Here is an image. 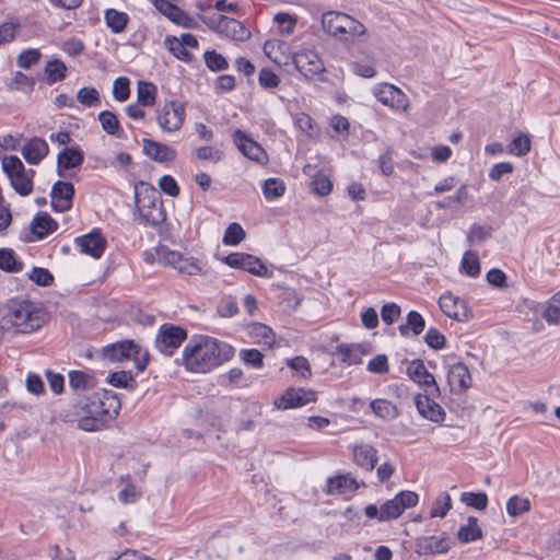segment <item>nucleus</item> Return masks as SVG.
Segmentation results:
<instances>
[{"instance_id": "e433bc0d", "label": "nucleus", "mask_w": 560, "mask_h": 560, "mask_svg": "<svg viewBox=\"0 0 560 560\" xmlns=\"http://www.w3.org/2000/svg\"><path fill=\"white\" fill-rule=\"evenodd\" d=\"M45 81L48 85H52L66 79L67 66L60 59L49 60L45 66Z\"/></svg>"}, {"instance_id": "de8ad7c7", "label": "nucleus", "mask_w": 560, "mask_h": 560, "mask_svg": "<svg viewBox=\"0 0 560 560\" xmlns=\"http://www.w3.org/2000/svg\"><path fill=\"white\" fill-rule=\"evenodd\" d=\"M42 52L37 48H27L20 52L16 58V65L22 69H30L38 63Z\"/></svg>"}, {"instance_id": "4c0bfd02", "label": "nucleus", "mask_w": 560, "mask_h": 560, "mask_svg": "<svg viewBox=\"0 0 560 560\" xmlns=\"http://www.w3.org/2000/svg\"><path fill=\"white\" fill-rule=\"evenodd\" d=\"M156 86L147 81H139L137 86V103L144 107H150L155 104Z\"/></svg>"}, {"instance_id": "7ed1b4c3", "label": "nucleus", "mask_w": 560, "mask_h": 560, "mask_svg": "<svg viewBox=\"0 0 560 560\" xmlns=\"http://www.w3.org/2000/svg\"><path fill=\"white\" fill-rule=\"evenodd\" d=\"M45 323V313L33 302L20 299L10 300L1 317L3 329H14L19 334H30Z\"/></svg>"}, {"instance_id": "dca6fc26", "label": "nucleus", "mask_w": 560, "mask_h": 560, "mask_svg": "<svg viewBox=\"0 0 560 560\" xmlns=\"http://www.w3.org/2000/svg\"><path fill=\"white\" fill-rule=\"evenodd\" d=\"M51 207L59 212H65L71 209L72 200L74 197V186L72 183L58 180L56 182L50 191Z\"/></svg>"}, {"instance_id": "2eb2a0df", "label": "nucleus", "mask_w": 560, "mask_h": 560, "mask_svg": "<svg viewBox=\"0 0 560 560\" xmlns=\"http://www.w3.org/2000/svg\"><path fill=\"white\" fill-rule=\"evenodd\" d=\"M154 7L159 12L167 16L172 22L186 28H196L198 26L197 21L173 4L168 0H152Z\"/></svg>"}, {"instance_id": "f704fd0d", "label": "nucleus", "mask_w": 560, "mask_h": 560, "mask_svg": "<svg viewBox=\"0 0 560 560\" xmlns=\"http://www.w3.org/2000/svg\"><path fill=\"white\" fill-rule=\"evenodd\" d=\"M370 407L374 415L383 420H394L399 416L397 406L386 399H374Z\"/></svg>"}, {"instance_id": "39448f33", "label": "nucleus", "mask_w": 560, "mask_h": 560, "mask_svg": "<svg viewBox=\"0 0 560 560\" xmlns=\"http://www.w3.org/2000/svg\"><path fill=\"white\" fill-rule=\"evenodd\" d=\"M136 205L143 221L152 226L160 225L165 221V211L159 192L150 187L143 196L136 192Z\"/></svg>"}, {"instance_id": "412c9836", "label": "nucleus", "mask_w": 560, "mask_h": 560, "mask_svg": "<svg viewBox=\"0 0 560 560\" xmlns=\"http://www.w3.org/2000/svg\"><path fill=\"white\" fill-rule=\"evenodd\" d=\"M233 141L237 149L248 159L264 162L266 152L260 144L250 139L245 132L237 129L233 133Z\"/></svg>"}, {"instance_id": "338daca9", "label": "nucleus", "mask_w": 560, "mask_h": 560, "mask_svg": "<svg viewBox=\"0 0 560 560\" xmlns=\"http://www.w3.org/2000/svg\"><path fill=\"white\" fill-rule=\"evenodd\" d=\"M30 279L36 284L42 287H48L52 284L54 277L48 269L34 267L30 273Z\"/></svg>"}, {"instance_id": "37998d69", "label": "nucleus", "mask_w": 560, "mask_h": 560, "mask_svg": "<svg viewBox=\"0 0 560 560\" xmlns=\"http://www.w3.org/2000/svg\"><path fill=\"white\" fill-rule=\"evenodd\" d=\"M542 317L550 325L560 324V291L549 299L542 313Z\"/></svg>"}, {"instance_id": "49530a36", "label": "nucleus", "mask_w": 560, "mask_h": 560, "mask_svg": "<svg viewBox=\"0 0 560 560\" xmlns=\"http://www.w3.org/2000/svg\"><path fill=\"white\" fill-rule=\"evenodd\" d=\"M203 59L208 69L213 72L229 69L228 60L215 50H207L203 55Z\"/></svg>"}, {"instance_id": "864d4df0", "label": "nucleus", "mask_w": 560, "mask_h": 560, "mask_svg": "<svg viewBox=\"0 0 560 560\" xmlns=\"http://www.w3.org/2000/svg\"><path fill=\"white\" fill-rule=\"evenodd\" d=\"M104 131L108 135H117L120 125L116 115L109 110H103L97 116Z\"/></svg>"}, {"instance_id": "f3484780", "label": "nucleus", "mask_w": 560, "mask_h": 560, "mask_svg": "<svg viewBox=\"0 0 560 560\" xmlns=\"http://www.w3.org/2000/svg\"><path fill=\"white\" fill-rule=\"evenodd\" d=\"M408 376L416 383L424 386V392L439 394L440 387L434 376L428 372L422 360H413L407 366Z\"/></svg>"}, {"instance_id": "f03ea898", "label": "nucleus", "mask_w": 560, "mask_h": 560, "mask_svg": "<svg viewBox=\"0 0 560 560\" xmlns=\"http://www.w3.org/2000/svg\"><path fill=\"white\" fill-rule=\"evenodd\" d=\"M235 349L219 339L209 336H196L183 350L184 365L195 373H207L230 361Z\"/></svg>"}, {"instance_id": "8fccbe9b", "label": "nucleus", "mask_w": 560, "mask_h": 560, "mask_svg": "<svg viewBox=\"0 0 560 560\" xmlns=\"http://www.w3.org/2000/svg\"><path fill=\"white\" fill-rule=\"evenodd\" d=\"M77 100L86 107H96L101 104L100 93L95 88L84 86L77 93Z\"/></svg>"}, {"instance_id": "09e8293b", "label": "nucleus", "mask_w": 560, "mask_h": 560, "mask_svg": "<svg viewBox=\"0 0 560 560\" xmlns=\"http://www.w3.org/2000/svg\"><path fill=\"white\" fill-rule=\"evenodd\" d=\"M452 508L451 495L446 492L441 493L433 502L430 511V517H444Z\"/></svg>"}, {"instance_id": "58836bf2", "label": "nucleus", "mask_w": 560, "mask_h": 560, "mask_svg": "<svg viewBox=\"0 0 560 560\" xmlns=\"http://www.w3.org/2000/svg\"><path fill=\"white\" fill-rule=\"evenodd\" d=\"M23 262L19 260L15 256V253L11 248H0V269L15 273L20 272L23 269Z\"/></svg>"}, {"instance_id": "a18cd8bd", "label": "nucleus", "mask_w": 560, "mask_h": 560, "mask_svg": "<svg viewBox=\"0 0 560 560\" xmlns=\"http://www.w3.org/2000/svg\"><path fill=\"white\" fill-rule=\"evenodd\" d=\"M246 236V233L241 224L233 222L231 223L223 235V244L228 246L238 245Z\"/></svg>"}, {"instance_id": "0eeeda50", "label": "nucleus", "mask_w": 560, "mask_h": 560, "mask_svg": "<svg viewBox=\"0 0 560 560\" xmlns=\"http://www.w3.org/2000/svg\"><path fill=\"white\" fill-rule=\"evenodd\" d=\"M185 105L178 101L166 102L156 110V121L160 128L166 132L180 129L185 120Z\"/></svg>"}, {"instance_id": "ea45409f", "label": "nucleus", "mask_w": 560, "mask_h": 560, "mask_svg": "<svg viewBox=\"0 0 560 560\" xmlns=\"http://www.w3.org/2000/svg\"><path fill=\"white\" fill-rule=\"evenodd\" d=\"M164 45L178 60L187 63L192 61V55L177 40L176 36L167 35L164 39Z\"/></svg>"}, {"instance_id": "9b49d317", "label": "nucleus", "mask_w": 560, "mask_h": 560, "mask_svg": "<svg viewBox=\"0 0 560 560\" xmlns=\"http://www.w3.org/2000/svg\"><path fill=\"white\" fill-rule=\"evenodd\" d=\"M419 495L413 491H401L392 500L382 504L381 522H387L399 517L406 509L418 503Z\"/></svg>"}, {"instance_id": "f257e3e1", "label": "nucleus", "mask_w": 560, "mask_h": 560, "mask_svg": "<svg viewBox=\"0 0 560 560\" xmlns=\"http://www.w3.org/2000/svg\"><path fill=\"white\" fill-rule=\"evenodd\" d=\"M121 408L117 394L102 389L80 398L71 406V410L60 411L63 422H78V427L86 432H96L108 428Z\"/></svg>"}, {"instance_id": "a878e982", "label": "nucleus", "mask_w": 560, "mask_h": 560, "mask_svg": "<svg viewBox=\"0 0 560 560\" xmlns=\"http://www.w3.org/2000/svg\"><path fill=\"white\" fill-rule=\"evenodd\" d=\"M451 546L445 537L423 536L416 539L415 551L420 556L446 553Z\"/></svg>"}, {"instance_id": "6e6d98bb", "label": "nucleus", "mask_w": 560, "mask_h": 560, "mask_svg": "<svg viewBox=\"0 0 560 560\" xmlns=\"http://www.w3.org/2000/svg\"><path fill=\"white\" fill-rule=\"evenodd\" d=\"M493 229L491 226H483L479 224H472L467 235V241L470 244H480L491 237Z\"/></svg>"}, {"instance_id": "b1692460", "label": "nucleus", "mask_w": 560, "mask_h": 560, "mask_svg": "<svg viewBox=\"0 0 560 560\" xmlns=\"http://www.w3.org/2000/svg\"><path fill=\"white\" fill-rule=\"evenodd\" d=\"M49 153V147L46 140L39 137H33L21 148V154L31 165H38Z\"/></svg>"}, {"instance_id": "bf43d9fd", "label": "nucleus", "mask_w": 560, "mask_h": 560, "mask_svg": "<svg viewBox=\"0 0 560 560\" xmlns=\"http://www.w3.org/2000/svg\"><path fill=\"white\" fill-rule=\"evenodd\" d=\"M529 150L530 140L527 136L524 135L515 137L509 145V152L517 156L526 155Z\"/></svg>"}, {"instance_id": "4468645a", "label": "nucleus", "mask_w": 560, "mask_h": 560, "mask_svg": "<svg viewBox=\"0 0 560 560\" xmlns=\"http://www.w3.org/2000/svg\"><path fill=\"white\" fill-rule=\"evenodd\" d=\"M315 400L316 393L314 390L304 388H289L278 400H276V406L279 409H292L303 407Z\"/></svg>"}, {"instance_id": "603ef678", "label": "nucleus", "mask_w": 560, "mask_h": 560, "mask_svg": "<svg viewBox=\"0 0 560 560\" xmlns=\"http://www.w3.org/2000/svg\"><path fill=\"white\" fill-rule=\"evenodd\" d=\"M530 508V502L527 498L513 495L508 500L506 512L511 516H518L527 512Z\"/></svg>"}, {"instance_id": "cd10ccee", "label": "nucleus", "mask_w": 560, "mask_h": 560, "mask_svg": "<svg viewBox=\"0 0 560 560\" xmlns=\"http://www.w3.org/2000/svg\"><path fill=\"white\" fill-rule=\"evenodd\" d=\"M58 223L46 212L37 213L32 223L31 230L38 240L45 238L48 234L56 231Z\"/></svg>"}, {"instance_id": "c756f323", "label": "nucleus", "mask_w": 560, "mask_h": 560, "mask_svg": "<svg viewBox=\"0 0 560 560\" xmlns=\"http://www.w3.org/2000/svg\"><path fill=\"white\" fill-rule=\"evenodd\" d=\"M337 351L342 355V361L349 365L360 364L362 357L369 353L364 345H339Z\"/></svg>"}, {"instance_id": "0e129e2a", "label": "nucleus", "mask_w": 560, "mask_h": 560, "mask_svg": "<svg viewBox=\"0 0 560 560\" xmlns=\"http://www.w3.org/2000/svg\"><path fill=\"white\" fill-rule=\"evenodd\" d=\"M312 185L314 192L319 196H327L332 188V184L329 177L322 173H318L314 176Z\"/></svg>"}, {"instance_id": "c9c22d12", "label": "nucleus", "mask_w": 560, "mask_h": 560, "mask_svg": "<svg viewBox=\"0 0 560 560\" xmlns=\"http://www.w3.org/2000/svg\"><path fill=\"white\" fill-rule=\"evenodd\" d=\"M348 14L337 11H328L322 15V27L329 35L336 37Z\"/></svg>"}, {"instance_id": "a211bd4d", "label": "nucleus", "mask_w": 560, "mask_h": 560, "mask_svg": "<svg viewBox=\"0 0 560 560\" xmlns=\"http://www.w3.org/2000/svg\"><path fill=\"white\" fill-rule=\"evenodd\" d=\"M74 243L81 253L96 259L103 255L107 244L100 230H93L89 234L77 237Z\"/></svg>"}, {"instance_id": "5fc2aeb1", "label": "nucleus", "mask_w": 560, "mask_h": 560, "mask_svg": "<svg viewBox=\"0 0 560 560\" xmlns=\"http://www.w3.org/2000/svg\"><path fill=\"white\" fill-rule=\"evenodd\" d=\"M240 359L248 366L261 369L264 366V355L257 349H242Z\"/></svg>"}, {"instance_id": "ddd939ff", "label": "nucleus", "mask_w": 560, "mask_h": 560, "mask_svg": "<svg viewBox=\"0 0 560 560\" xmlns=\"http://www.w3.org/2000/svg\"><path fill=\"white\" fill-rule=\"evenodd\" d=\"M439 396L440 393L432 394L424 392L423 395L416 397V407L419 413L423 418L436 423L443 422L446 416L444 409L434 400V398Z\"/></svg>"}, {"instance_id": "c85d7f7f", "label": "nucleus", "mask_w": 560, "mask_h": 560, "mask_svg": "<svg viewBox=\"0 0 560 560\" xmlns=\"http://www.w3.org/2000/svg\"><path fill=\"white\" fill-rule=\"evenodd\" d=\"M327 487L328 492L331 494H346L348 492H354L360 486L350 475H340L329 478Z\"/></svg>"}, {"instance_id": "052dcab7", "label": "nucleus", "mask_w": 560, "mask_h": 560, "mask_svg": "<svg viewBox=\"0 0 560 560\" xmlns=\"http://www.w3.org/2000/svg\"><path fill=\"white\" fill-rule=\"evenodd\" d=\"M176 269L180 273H185L188 276H195L203 272L200 261L198 259L184 256L180 259V262Z\"/></svg>"}, {"instance_id": "20e7f679", "label": "nucleus", "mask_w": 560, "mask_h": 560, "mask_svg": "<svg viewBox=\"0 0 560 560\" xmlns=\"http://www.w3.org/2000/svg\"><path fill=\"white\" fill-rule=\"evenodd\" d=\"M1 164L14 190L21 196H28L33 191L35 171L32 168L26 170L16 155L3 158Z\"/></svg>"}, {"instance_id": "5701e85b", "label": "nucleus", "mask_w": 560, "mask_h": 560, "mask_svg": "<svg viewBox=\"0 0 560 560\" xmlns=\"http://www.w3.org/2000/svg\"><path fill=\"white\" fill-rule=\"evenodd\" d=\"M439 305L441 311L450 318L459 322H465L469 318V312L465 302L451 293L441 295Z\"/></svg>"}, {"instance_id": "6e6552de", "label": "nucleus", "mask_w": 560, "mask_h": 560, "mask_svg": "<svg viewBox=\"0 0 560 560\" xmlns=\"http://www.w3.org/2000/svg\"><path fill=\"white\" fill-rule=\"evenodd\" d=\"M223 262L231 268L241 269L257 277L270 278L272 276L258 257L247 253H231L223 258Z\"/></svg>"}, {"instance_id": "4be33fe9", "label": "nucleus", "mask_w": 560, "mask_h": 560, "mask_svg": "<svg viewBox=\"0 0 560 560\" xmlns=\"http://www.w3.org/2000/svg\"><path fill=\"white\" fill-rule=\"evenodd\" d=\"M143 153L158 163H170L176 159V151L162 142L144 138L142 139Z\"/></svg>"}, {"instance_id": "7c9ffc66", "label": "nucleus", "mask_w": 560, "mask_h": 560, "mask_svg": "<svg viewBox=\"0 0 560 560\" xmlns=\"http://www.w3.org/2000/svg\"><path fill=\"white\" fill-rule=\"evenodd\" d=\"M456 536L462 544H468L480 539L482 537V530L478 525V518L469 516L467 518V523L459 527Z\"/></svg>"}, {"instance_id": "79ce46f5", "label": "nucleus", "mask_w": 560, "mask_h": 560, "mask_svg": "<svg viewBox=\"0 0 560 560\" xmlns=\"http://www.w3.org/2000/svg\"><path fill=\"white\" fill-rule=\"evenodd\" d=\"M460 269L471 278L478 277L481 271L478 254L472 250H467L462 258Z\"/></svg>"}, {"instance_id": "4d7b16f0", "label": "nucleus", "mask_w": 560, "mask_h": 560, "mask_svg": "<svg viewBox=\"0 0 560 560\" xmlns=\"http://www.w3.org/2000/svg\"><path fill=\"white\" fill-rule=\"evenodd\" d=\"M69 384L74 389H86L93 385V376L82 371H71Z\"/></svg>"}, {"instance_id": "9d476101", "label": "nucleus", "mask_w": 560, "mask_h": 560, "mask_svg": "<svg viewBox=\"0 0 560 560\" xmlns=\"http://www.w3.org/2000/svg\"><path fill=\"white\" fill-rule=\"evenodd\" d=\"M374 96L383 105L388 106L395 112H407L409 107L408 96L397 86L389 83H382L374 88Z\"/></svg>"}, {"instance_id": "13d9d810", "label": "nucleus", "mask_w": 560, "mask_h": 560, "mask_svg": "<svg viewBox=\"0 0 560 560\" xmlns=\"http://www.w3.org/2000/svg\"><path fill=\"white\" fill-rule=\"evenodd\" d=\"M113 96L118 102H125L130 96V81L127 77H119L113 84Z\"/></svg>"}, {"instance_id": "f8f14e48", "label": "nucleus", "mask_w": 560, "mask_h": 560, "mask_svg": "<svg viewBox=\"0 0 560 560\" xmlns=\"http://www.w3.org/2000/svg\"><path fill=\"white\" fill-rule=\"evenodd\" d=\"M295 69L305 78L311 79L324 70V65L314 50H301L293 56Z\"/></svg>"}, {"instance_id": "c03bdc74", "label": "nucleus", "mask_w": 560, "mask_h": 560, "mask_svg": "<svg viewBox=\"0 0 560 560\" xmlns=\"http://www.w3.org/2000/svg\"><path fill=\"white\" fill-rule=\"evenodd\" d=\"M107 382L117 388H130L133 389L137 385L136 380L131 372L118 371L108 375Z\"/></svg>"}, {"instance_id": "e2e57ef3", "label": "nucleus", "mask_w": 560, "mask_h": 560, "mask_svg": "<svg viewBox=\"0 0 560 560\" xmlns=\"http://www.w3.org/2000/svg\"><path fill=\"white\" fill-rule=\"evenodd\" d=\"M35 80L26 75L25 73L18 71L14 74L13 81L11 83V89L21 90L25 93H31L34 90Z\"/></svg>"}, {"instance_id": "3c124183", "label": "nucleus", "mask_w": 560, "mask_h": 560, "mask_svg": "<svg viewBox=\"0 0 560 560\" xmlns=\"http://www.w3.org/2000/svg\"><path fill=\"white\" fill-rule=\"evenodd\" d=\"M460 500L466 505L479 511H483L488 506V497L485 492H463Z\"/></svg>"}, {"instance_id": "1a4fd4ad", "label": "nucleus", "mask_w": 560, "mask_h": 560, "mask_svg": "<svg viewBox=\"0 0 560 560\" xmlns=\"http://www.w3.org/2000/svg\"><path fill=\"white\" fill-rule=\"evenodd\" d=\"M186 338L187 331L184 328L172 324H163L156 335L155 347L161 353L172 355Z\"/></svg>"}, {"instance_id": "72a5a7b5", "label": "nucleus", "mask_w": 560, "mask_h": 560, "mask_svg": "<svg viewBox=\"0 0 560 560\" xmlns=\"http://www.w3.org/2000/svg\"><path fill=\"white\" fill-rule=\"evenodd\" d=\"M425 327V322L423 316L417 311H410L407 314V322L405 324L399 325L398 329L401 336H409L410 331L413 335H420Z\"/></svg>"}, {"instance_id": "473e14b6", "label": "nucleus", "mask_w": 560, "mask_h": 560, "mask_svg": "<svg viewBox=\"0 0 560 560\" xmlns=\"http://www.w3.org/2000/svg\"><path fill=\"white\" fill-rule=\"evenodd\" d=\"M104 20L106 26L110 28L114 34L122 33L129 22V16L125 12L115 9H107L104 12Z\"/></svg>"}, {"instance_id": "423d86ee", "label": "nucleus", "mask_w": 560, "mask_h": 560, "mask_svg": "<svg viewBox=\"0 0 560 560\" xmlns=\"http://www.w3.org/2000/svg\"><path fill=\"white\" fill-rule=\"evenodd\" d=\"M201 19L211 30L233 40L245 42L250 37V32L235 19L222 14Z\"/></svg>"}, {"instance_id": "bb28decb", "label": "nucleus", "mask_w": 560, "mask_h": 560, "mask_svg": "<svg viewBox=\"0 0 560 560\" xmlns=\"http://www.w3.org/2000/svg\"><path fill=\"white\" fill-rule=\"evenodd\" d=\"M352 456L357 466L371 472L378 460L377 450L370 444H360L352 447Z\"/></svg>"}, {"instance_id": "680f3d73", "label": "nucleus", "mask_w": 560, "mask_h": 560, "mask_svg": "<svg viewBox=\"0 0 560 560\" xmlns=\"http://www.w3.org/2000/svg\"><path fill=\"white\" fill-rule=\"evenodd\" d=\"M259 85L266 90L276 89L280 84V78L269 68H262L258 75Z\"/></svg>"}, {"instance_id": "a19ab883", "label": "nucleus", "mask_w": 560, "mask_h": 560, "mask_svg": "<svg viewBox=\"0 0 560 560\" xmlns=\"http://www.w3.org/2000/svg\"><path fill=\"white\" fill-rule=\"evenodd\" d=\"M262 194L269 201L282 197L285 192V184L280 178H268L262 184Z\"/></svg>"}, {"instance_id": "6ab92c4d", "label": "nucleus", "mask_w": 560, "mask_h": 560, "mask_svg": "<svg viewBox=\"0 0 560 560\" xmlns=\"http://www.w3.org/2000/svg\"><path fill=\"white\" fill-rule=\"evenodd\" d=\"M138 343L133 340H122L110 343L100 350L101 355L112 362H121L131 359L132 353H137Z\"/></svg>"}, {"instance_id": "393cba45", "label": "nucleus", "mask_w": 560, "mask_h": 560, "mask_svg": "<svg viewBox=\"0 0 560 560\" xmlns=\"http://www.w3.org/2000/svg\"><path fill=\"white\" fill-rule=\"evenodd\" d=\"M84 161V153L78 147L62 149L57 155V174L65 177V171L80 167Z\"/></svg>"}, {"instance_id": "2f4dec72", "label": "nucleus", "mask_w": 560, "mask_h": 560, "mask_svg": "<svg viewBox=\"0 0 560 560\" xmlns=\"http://www.w3.org/2000/svg\"><path fill=\"white\" fill-rule=\"evenodd\" d=\"M365 31V26L361 22L350 15H347L346 21H343L340 32H338L336 37L346 42L352 40L355 37L364 35Z\"/></svg>"}, {"instance_id": "69168bd1", "label": "nucleus", "mask_w": 560, "mask_h": 560, "mask_svg": "<svg viewBox=\"0 0 560 560\" xmlns=\"http://www.w3.org/2000/svg\"><path fill=\"white\" fill-rule=\"evenodd\" d=\"M401 308L396 303H385L381 310L382 320L386 325L394 324L400 316Z\"/></svg>"}, {"instance_id": "aec40b11", "label": "nucleus", "mask_w": 560, "mask_h": 560, "mask_svg": "<svg viewBox=\"0 0 560 560\" xmlns=\"http://www.w3.org/2000/svg\"><path fill=\"white\" fill-rule=\"evenodd\" d=\"M447 383L452 393H464L471 385V376L468 368L462 362L451 365L447 371Z\"/></svg>"}, {"instance_id": "774afa93", "label": "nucleus", "mask_w": 560, "mask_h": 560, "mask_svg": "<svg viewBox=\"0 0 560 560\" xmlns=\"http://www.w3.org/2000/svg\"><path fill=\"white\" fill-rule=\"evenodd\" d=\"M424 340L427 345L434 350H440L445 346L444 335L435 327H430L428 329Z\"/></svg>"}]
</instances>
